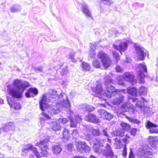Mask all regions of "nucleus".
Returning a JSON list of instances; mask_svg holds the SVG:
<instances>
[{"mask_svg": "<svg viewBox=\"0 0 158 158\" xmlns=\"http://www.w3.org/2000/svg\"><path fill=\"white\" fill-rule=\"evenodd\" d=\"M17 70L18 71H19V69H17Z\"/></svg>", "mask_w": 158, "mask_h": 158, "instance_id": "64", "label": "nucleus"}, {"mask_svg": "<svg viewBox=\"0 0 158 158\" xmlns=\"http://www.w3.org/2000/svg\"><path fill=\"white\" fill-rule=\"evenodd\" d=\"M125 138H129V137L128 135H126L125 136Z\"/></svg>", "mask_w": 158, "mask_h": 158, "instance_id": "61", "label": "nucleus"}, {"mask_svg": "<svg viewBox=\"0 0 158 158\" xmlns=\"http://www.w3.org/2000/svg\"><path fill=\"white\" fill-rule=\"evenodd\" d=\"M127 44L126 42L121 43L119 45L114 44L113 46L115 48L119 50L121 53L122 51H125L127 48Z\"/></svg>", "mask_w": 158, "mask_h": 158, "instance_id": "23", "label": "nucleus"}, {"mask_svg": "<svg viewBox=\"0 0 158 158\" xmlns=\"http://www.w3.org/2000/svg\"><path fill=\"white\" fill-rule=\"evenodd\" d=\"M137 71H138V74L139 78V82L142 83H144L143 78L145 73H147V67L145 63L140 64L138 65L137 68Z\"/></svg>", "mask_w": 158, "mask_h": 158, "instance_id": "6", "label": "nucleus"}, {"mask_svg": "<svg viewBox=\"0 0 158 158\" xmlns=\"http://www.w3.org/2000/svg\"><path fill=\"white\" fill-rule=\"evenodd\" d=\"M95 44H90V57L92 58L94 57V56L95 54Z\"/></svg>", "mask_w": 158, "mask_h": 158, "instance_id": "33", "label": "nucleus"}, {"mask_svg": "<svg viewBox=\"0 0 158 158\" xmlns=\"http://www.w3.org/2000/svg\"><path fill=\"white\" fill-rule=\"evenodd\" d=\"M82 67L84 70L86 71H88L90 69V66L89 64L83 62L81 64Z\"/></svg>", "mask_w": 158, "mask_h": 158, "instance_id": "37", "label": "nucleus"}, {"mask_svg": "<svg viewBox=\"0 0 158 158\" xmlns=\"http://www.w3.org/2000/svg\"><path fill=\"white\" fill-rule=\"evenodd\" d=\"M83 108L85 109V110L90 112H91L94 110L95 108L94 107L88 105H84Z\"/></svg>", "mask_w": 158, "mask_h": 158, "instance_id": "38", "label": "nucleus"}, {"mask_svg": "<svg viewBox=\"0 0 158 158\" xmlns=\"http://www.w3.org/2000/svg\"><path fill=\"white\" fill-rule=\"evenodd\" d=\"M69 119L63 118H60L58 119V121L60 123H61L63 124H65L67 123L69 121Z\"/></svg>", "mask_w": 158, "mask_h": 158, "instance_id": "42", "label": "nucleus"}, {"mask_svg": "<svg viewBox=\"0 0 158 158\" xmlns=\"http://www.w3.org/2000/svg\"><path fill=\"white\" fill-rule=\"evenodd\" d=\"M68 58L71 59L72 61H74V56L73 54L69 55L68 56Z\"/></svg>", "mask_w": 158, "mask_h": 158, "instance_id": "56", "label": "nucleus"}, {"mask_svg": "<svg viewBox=\"0 0 158 158\" xmlns=\"http://www.w3.org/2000/svg\"><path fill=\"white\" fill-rule=\"evenodd\" d=\"M69 130L66 128H64L62 132L63 140L65 142L69 140L70 137Z\"/></svg>", "mask_w": 158, "mask_h": 158, "instance_id": "26", "label": "nucleus"}, {"mask_svg": "<svg viewBox=\"0 0 158 158\" xmlns=\"http://www.w3.org/2000/svg\"><path fill=\"white\" fill-rule=\"evenodd\" d=\"M73 143H69V144L67 145V148H68V149L69 150H71L73 147Z\"/></svg>", "mask_w": 158, "mask_h": 158, "instance_id": "55", "label": "nucleus"}, {"mask_svg": "<svg viewBox=\"0 0 158 158\" xmlns=\"http://www.w3.org/2000/svg\"><path fill=\"white\" fill-rule=\"evenodd\" d=\"M143 110L144 113H148L149 111V108L147 106H144L143 107L142 109V110Z\"/></svg>", "mask_w": 158, "mask_h": 158, "instance_id": "50", "label": "nucleus"}, {"mask_svg": "<svg viewBox=\"0 0 158 158\" xmlns=\"http://www.w3.org/2000/svg\"><path fill=\"white\" fill-rule=\"evenodd\" d=\"M101 2L108 5H110L112 3L111 0H101Z\"/></svg>", "mask_w": 158, "mask_h": 158, "instance_id": "47", "label": "nucleus"}, {"mask_svg": "<svg viewBox=\"0 0 158 158\" xmlns=\"http://www.w3.org/2000/svg\"><path fill=\"white\" fill-rule=\"evenodd\" d=\"M148 146L143 145L140 148L136 155V158H146L151 157L153 153Z\"/></svg>", "mask_w": 158, "mask_h": 158, "instance_id": "4", "label": "nucleus"}, {"mask_svg": "<svg viewBox=\"0 0 158 158\" xmlns=\"http://www.w3.org/2000/svg\"><path fill=\"white\" fill-rule=\"evenodd\" d=\"M48 97V99L45 95H43L39 104L40 109L46 111L49 114H55L62 109H69L70 107V102L64 94L59 95L57 91L52 89L49 90Z\"/></svg>", "mask_w": 158, "mask_h": 158, "instance_id": "1", "label": "nucleus"}, {"mask_svg": "<svg viewBox=\"0 0 158 158\" xmlns=\"http://www.w3.org/2000/svg\"><path fill=\"white\" fill-rule=\"evenodd\" d=\"M98 57L101 59L105 68H107L110 66L111 63V60L106 54L103 52H99L98 54Z\"/></svg>", "mask_w": 158, "mask_h": 158, "instance_id": "9", "label": "nucleus"}, {"mask_svg": "<svg viewBox=\"0 0 158 158\" xmlns=\"http://www.w3.org/2000/svg\"><path fill=\"white\" fill-rule=\"evenodd\" d=\"M105 81V80H104ZM106 86V85H105ZM106 89V86L105 87ZM106 90H106L105 91H102V86L101 84H98L95 87H94L92 88V91L93 93H94L96 95H101L102 94L103 95V94L105 92Z\"/></svg>", "mask_w": 158, "mask_h": 158, "instance_id": "16", "label": "nucleus"}, {"mask_svg": "<svg viewBox=\"0 0 158 158\" xmlns=\"http://www.w3.org/2000/svg\"><path fill=\"white\" fill-rule=\"evenodd\" d=\"M129 120L130 122H132L134 123L137 124L138 125H140L141 123V121L136 119H134L130 118H129Z\"/></svg>", "mask_w": 158, "mask_h": 158, "instance_id": "41", "label": "nucleus"}, {"mask_svg": "<svg viewBox=\"0 0 158 158\" xmlns=\"http://www.w3.org/2000/svg\"><path fill=\"white\" fill-rule=\"evenodd\" d=\"M107 140L109 142L110 141V140L109 139H108Z\"/></svg>", "mask_w": 158, "mask_h": 158, "instance_id": "63", "label": "nucleus"}, {"mask_svg": "<svg viewBox=\"0 0 158 158\" xmlns=\"http://www.w3.org/2000/svg\"><path fill=\"white\" fill-rule=\"evenodd\" d=\"M131 100H132L133 102H136L138 100V99L136 98H133Z\"/></svg>", "mask_w": 158, "mask_h": 158, "instance_id": "58", "label": "nucleus"}, {"mask_svg": "<svg viewBox=\"0 0 158 158\" xmlns=\"http://www.w3.org/2000/svg\"><path fill=\"white\" fill-rule=\"evenodd\" d=\"M87 129L88 131L91 132L94 136H98L100 134L99 129H93L92 127L87 126Z\"/></svg>", "mask_w": 158, "mask_h": 158, "instance_id": "27", "label": "nucleus"}, {"mask_svg": "<svg viewBox=\"0 0 158 158\" xmlns=\"http://www.w3.org/2000/svg\"><path fill=\"white\" fill-rule=\"evenodd\" d=\"M82 11L86 16L92 18V14L89 9L88 6L85 4H84L82 5Z\"/></svg>", "mask_w": 158, "mask_h": 158, "instance_id": "24", "label": "nucleus"}, {"mask_svg": "<svg viewBox=\"0 0 158 158\" xmlns=\"http://www.w3.org/2000/svg\"><path fill=\"white\" fill-rule=\"evenodd\" d=\"M115 69L116 71L118 72H121L123 71V69L118 65H117Z\"/></svg>", "mask_w": 158, "mask_h": 158, "instance_id": "52", "label": "nucleus"}, {"mask_svg": "<svg viewBox=\"0 0 158 158\" xmlns=\"http://www.w3.org/2000/svg\"><path fill=\"white\" fill-rule=\"evenodd\" d=\"M49 141V138L44 139L40 142L36 143V145L38 146L42 149L41 152L39 154V158H41L40 156L45 157L46 156L48 152L47 150L48 149L47 146V143Z\"/></svg>", "mask_w": 158, "mask_h": 158, "instance_id": "7", "label": "nucleus"}, {"mask_svg": "<svg viewBox=\"0 0 158 158\" xmlns=\"http://www.w3.org/2000/svg\"><path fill=\"white\" fill-rule=\"evenodd\" d=\"M122 110L123 111H127L130 110L133 113L135 111V107L131 103L126 102L122 106Z\"/></svg>", "mask_w": 158, "mask_h": 158, "instance_id": "19", "label": "nucleus"}, {"mask_svg": "<svg viewBox=\"0 0 158 158\" xmlns=\"http://www.w3.org/2000/svg\"><path fill=\"white\" fill-rule=\"evenodd\" d=\"M75 145L77 150L80 152H88L90 150V148L84 142H76Z\"/></svg>", "mask_w": 158, "mask_h": 158, "instance_id": "10", "label": "nucleus"}, {"mask_svg": "<svg viewBox=\"0 0 158 158\" xmlns=\"http://www.w3.org/2000/svg\"><path fill=\"white\" fill-rule=\"evenodd\" d=\"M149 144L154 149H156V145L158 144V137L149 136Z\"/></svg>", "mask_w": 158, "mask_h": 158, "instance_id": "22", "label": "nucleus"}, {"mask_svg": "<svg viewBox=\"0 0 158 158\" xmlns=\"http://www.w3.org/2000/svg\"><path fill=\"white\" fill-rule=\"evenodd\" d=\"M85 120L88 122H91L94 123H96L99 122V119L97 118L96 116L92 114H89L86 116L85 118Z\"/></svg>", "mask_w": 158, "mask_h": 158, "instance_id": "20", "label": "nucleus"}, {"mask_svg": "<svg viewBox=\"0 0 158 158\" xmlns=\"http://www.w3.org/2000/svg\"><path fill=\"white\" fill-rule=\"evenodd\" d=\"M113 76L112 73H110L104 77L105 84L106 85V90L103 94L104 96L109 98L115 96V97L111 100V101L113 104L117 105L120 104L123 101L124 98L120 92L124 93L125 90L122 89L120 91L118 89H116L112 85V77Z\"/></svg>", "mask_w": 158, "mask_h": 158, "instance_id": "2", "label": "nucleus"}, {"mask_svg": "<svg viewBox=\"0 0 158 158\" xmlns=\"http://www.w3.org/2000/svg\"><path fill=\"white\" fill-rule=\"evenodd\" d=\"M38 94V90L35 88H30L28 92L26 93L25 95L27 98L33 97L37 95Z\"/></svg>", "mask_w": 158, "mask_h": 158, "instance_id": "21", "label": "nucleus"}, {"mask_svg": "<svg viewBox=\"0 0 158 158\" xmlns=\"http://www.w3.org/2000/svg\"><path fill=\"white\" fill-rule=\"evenodd\" d=\"M1 129L4 132L9 133L11 134L15 129L14 123L13 122L6 123Z\"/></svg>", "mask_w": 158, "mask_h": 158, "instance_id": "12", "label": "nucleus"}, {"mask_svg": "<svg viewBox=\"0 0 158 158\" xmlns=\"http://www.w3.org/2000/svg\"><path fill=\"white\" fill-rule=\"evenodd\" d=\"M69 113L70 114L69 116V117L71 123L70 126L71 127H75L77 126V123H80L82 118L81 116L76 115L75 116L73 115V112L70 109L69 110Z\"/></svg>", "mask_w": 158, "mask_h": 158, "instance_id": "8", "label": "nucleus"}, {"mask_svg": "<svg viewBox=\"0 0 158 158\" xmlns=\"http://www.w3.org/2000/svg\"><path fill=\"white\" fill-rule=\"evenodd\" d=\"M29 86L28 83L26 81L16 79L15 80L13 85H8L7 88L10 94L12 97L20 98L26 88Z\"/></svg>", "mask_w": 158, "mask_h": 158, "instance_id": "3", "label": "nucleus"}, {"mask_svg": "<svg viewBox=\"0 0 158 158\" xmlns=\"http://www.w3.org/2000/svg\"><path fill=\"white\" fill-rule=\"evenodd\" d=\"M39 117L40 119V123L42 126H43L45 122L44 118L47 119H49L50 118L49 115L44 112H42V114H40Z\"/></svg>", "mask_w": 158, "mask_h": 158, "instance_id": "25", "label": "nucleus"}, {"mask_svg": "<svg viewBox=\"0 0 158 158\" xmlns=\"http://www.w3.org/2000/svg\"><path fill=\"white\" fill-rule=\"evenodd\" d=\"M127 155V148L126 145H125L123 151V155L124 157L126 156Z\"/></svg>", "mask_w": 158, "mask_h": 158, "instance_id": "49", "label": "nucleus"}, {"mask_svg": "<svg viewBox=\"0 0 158 158\" xmlns=\"http://www.w3.org/2000/svg\"><path fill=\"white\" fill-rule=\"evenodd\" d=\"M129 158H134V156L131 149H130V153L129 154Z\"/></svg>", "mask_w": 158, "mask_h": 158, "instance_id": "54", "label": "nucleus"}, {"mask_svg": "<svg viewBox=\"0 0 158 158\" xmlns=\"http://www.w3.org/2000/svg\"><path fill=\"white\" fill-rule=\"evenodd\" d=\"M35 70L37 72H41L43 71V68L42 67H37L35 68Z\"/></svg>", "mask_w": 158, "mask_h": 158, "instance_id": "53", "label": "nucleus"}, {"mask_svg": "<svg viewBox=\"0 0 158 158\" xmlns=\"http://www.w3.org/2000/svg\"><path fill=\"white\" fill-rule=\"evenodd\" d=\"M124 79L127 81L132 82V85H134L137 83V81L134 78L133 75L127 72L125 73L123 75Z\"/></svg>", "mask_w": 158, "mask_h": 158, "instance_id": "17", "label": "nucleus"}, {"mask_svg": "<svg viewBox=\"0 0 158 158\" xmlns=\"http://www.w3.org/2000/svg\"><path fill=\"white\" fill-rule=\"evenodd\" d=\"M113 55L115 59L117 62L118 61V60H119V56L118 53L113 52Z\"/></svg>", "mask_w": 158, "mask_h": 158, "instance_id": "48", "label": "nucleus"}, {"mask_svg": "<svg viewBox=\"0 0 158 158\" xmlns=\"http://www.w3.org/2000/svg\"><path fill=\"white\" fill-rule=\"evenodd\" d=\"M31 150L33 152L37 158H39V153L37 151V149L31 144L25 145L24 147L22 149V151L23 152V155H26Z\"/></svg>", "mask_w": 158, "mask_h": 158, "instance_id": "11", "label": "nucleus"}, {"mask_svg": "<svg viewBox=\"0 0 158 158\" xmlns=\"http://www.w3.org/2000/svg\"><path fill=\"white\" fill-rule=\"evenodd\" d=\"M121 126L124 131H127L130 129V126L127 123H122L121 124Z\"/></svg>", "mask_w": 158, "mask_h": 158, "instance_id": "36", "label": "nucleus"}, {"mask_svg": "<svg viewBox=\"0 0 158 158\" xmlns=\"http://www.w3.org/2000/svg\"><path fill=\"white\" fill-rule=\"evenodd\" d=\"M8 103L10 106L16 110L20 109L21 106L19 103L14 102L13 98H7Z\"/></svg>", "mask_w": 158, "mask_h": 158, "instance_id": "15", "label": "nucleus"}, {"mask_svg": "<svg viewBox=\"0 0 158 158\" xmlns=\"http://www.w3.org/2000/svg\"><path fill=\"white\" fill-rule=\"evenodd\" d=\"M123 140H124V141L125 142H126L127 141V139H124Z\"/></svg>", "mask_w": 158, "mask_h": 158, "instance_id": "62", "label": "nucleus"}, {"mask_svg": "<svg viewBox=\"0 0 158 158\" xmlns=\"http://www.w3.org/2000/svg\"><path fill=\"white\" fill-rule=\"evenodd\" d=\"M21 10V8L19 6L15 5L11 6L10 8V10L11 12L14 13L20 11Z\"/></svg>", "mask_w": 158, "mask_h": 158, "instance_id": "34", "label": "nucleus"}, {"mask_svg": "<svg viewBox=\"0 0 158 158\" xmlns=\"http://www.w3.org/2000/svg\"><path fill=\"white\" fill-rule=\"evenodd\" d=\"M106 144L105 149H102V148L98 147L96 144L93 147V149L96 152L101 154L106 157L112 158L114 156V153L111 149V146L108 143Z\"/></svg>", "mask_w": 158, "mask_h": 158, "instance_id": "5", "label": "nucleus"}, {"mask_svg": "<svg viewBox=\"0 0 158 158\" xmlns=\"http://www.w3.org/2000/svg\"><path fill=\"white\" fill-rule=\"evenodd\" d=\"M98 112L101 117L104 119L110 120L113 117V114L107 112L105 110L103 109L98 110Z\"/></svg>", "mask_w": 158, "mask_h": 158, "instance_id": "14", "label": "nucleus"}, {"mask_svg": "<svg viewBox=\"0 0 158 158\" xmlns=\"http://www.w3.org/2000/svg\"><path fill=\"white\" fill-rule=\"evenodd\" d=\"M93 65L94 67L99 68L101 67V64L97 59H94L93 62Z\"/></svg>", "mask_w": 158, "mask_h": 158, "instance_id": "39", "label": "nucleus"}, {"mask_svg": "<svg viewBox=\"0 0 158 158\" xmlns=\"http://www.w3.org/2000/svg\"><path fill=\"white\" fill-rule=\"evenodd\" d=\"M61 148L59 145H55L52 147V152L54 154H58L61 151Z\"/></svg>", "mask_w": 158, "mask_h": 158, "instance_id": "31", "label": "nucleus"}, {"mask_svg": "<svg viewBox=\"0 0 158 158\" xmlns=\"http://www.w3.org/2000/svg\"><path fill=\"white\" fill-rule=\"evenodd\" d=\"M116 135L121 137L123 136L124 135V132L123 130H118L116 131Z\"/></svg>", "mask_w": 158, "mask_h": 158, "instance_id": "45", "label": "nucleus"}, {"mask_svg": "<svg viewBox=\"0 0 158 158\" xmlns=\"http://www.w3.org/2000/svg\"><path fill=\"white\" fill-rule=\"evenodd\" d=\"M134 47L136 52V60H143L144 59V56L143 50L138 46L135 45Z\"/></svg>", "mask_w": 158, "mask_h": 158, "instance_id": "13", "label": "nucleus"}, {"mask_svg": "<svg viewBox=\"0 0 158 158\" xmlns=\"http://www.w3.org/2000/svg\"><path fill=\"white\" fill-rule=\"evenodd\" d=\"M51 127L52 129L55 131H58L60 129V124L56 122H52L51 124Z\"/></svg>", "mask_w": 158, "mask_h": 158, "instance_id": "30", "label": "nucleus"}, {"mask_svg": "<svg viewBox=\"0 0 158 158\" xmlns=\"http://www.w3.org/2000/svg\"><path fill=\"white\" fill-rule=\"evenodd\" d=\"M95 140L96 141L94 142L93 146L96 144L98 147L101 148L104 146L105 141H106L105 139H101L98 138H96Z\"/></svg>", "mask_w": 158, "mask_h": 158, "instance_id": "29", "label": "nucleus"}, {"mask_svg": "<svg viewBox=\"0 0 158 158\" xmlns=\"http://www.w3.org/2000/svg\"><path fill=\"white\" fill-rule=\"evenodd\" d=\"M157 126V125L149 121L148 122L146 126L147 128H150L149 131L152 133H158V130L156 128Z\"/></svg>", "mask_w": 158, "mask_h": 158, "instance_id": "18", "label": "nucleus"}, {"mask_svg": "<svg viewBox=\"0 0 158 158\" xmlns=\"http://www.w3.org/2000/svg\"><path fill=\"white\" fill-rule=\"evenodd\" d=\"M72 135L73 138H76L79 135L78 131L76 129H74L73 130Z\"/></svg>", "mask_w": 158, "mask_h": 158, "instance_id": "43", "label": "nucleus"}, {"mask_svg": "<svg viewBox=\"0 0 158 158\" xmlns=\"http://www.w3.org/2000/svg\"><path fill=\"white\" fill-rule=\"evenodd\" d=\"M147 92L146 88L145 87L142 86L139 88L138 91V93L139 95H145L146 94Z\"/></svg>", "mask_w": 158, "mask_h": 158, "instance_id": "35", "label": "nucleus"}, {"mask_svg": "<svg viewBox=\"0 0 158 158\" xmlns=\"http://www.w3.org/2000/svg\"><path fill=\"white\" fill-rule=\"evenodd\" d=\"M3 100L0 98V105H2L3 103Z\"/></svg>", "mask_w": 158, "mask_h": 158, "instance_id": "59", "label": "nucleus"}, {"mask_svg": "<svg viewBox=\"0 0 158 158\" xmlns=\"http://www.w3.org/2000/svg\"><path fill=\"white\" fill-rule=\"evenodd\" d=\"M137 131V130L136 128L133 129L131 130L130 133L133 136H135L136 134Z\"/></svg>", "mask_w": 158, "mask_h": 158, "instance_id": "51", "label": "nucleus"}, {"mask_svg": "<svg viewBox=\"0 0 158 158\" xmlns=\"http://www.w3.org/2000/svg\"><path fill=\"white\" fill-rule=\"evenodd\" d=\"M123 77H119L117 78V82L118 83L121 85H123L124 84L123 82Z\"/></svg>", "mask_w": 158, "mask_h": 158, "instance_id": "40", "label": "nucleus"}, {"mask_svg": "<svg viewBox=\"0 0 158 158\" xmlns=\"http://www.w3.org/2000/svg\"><path fill=\"white\" fill-rule=\"evenodd\" d=\"M103 135H105L106 136H108V135L107 134V132L105 130H103Z\"/></svg>", "mask_w": 158, "mask_h": 158, "instance_id": "57", "label": "nucleus"}, {"mask_svg": "<svg viewBox=\"0 0 158 158\" xmlns=\"http://www.w3.org/2000/svg\"><path fill=\"white\" fill-rule=\"evenodd\" d=\"M29 158H34L33 156L31 155L29 157Z\"/></svg>", "mask_w": 158, "mask_h": 158, "instance_id": "60", "label": "nucleus"}, {"mask_svg": "<svg viewBox=\"0 0 158 158\" xmlns=\"http://www.w3.org/2000/svg\"><path fill=\"white\" fill-rule=\"evenodd\" d=\"M85 135V139L87 140L90 141L92 139V136L90 134H88V132L84 134Z\"/></svg>", "mask_w": 158, "mask_h": 158, "instance_id": "44", "label": "nucleus"}, {"mask_svg": "<svg viewBox=\"0 0 158 158\" xmlns=\"http://www.w3.org/2000/svg\"><path fill=\"white\" fill-rule=\"evenodd\" d=\"M146 100L143 98H141V100L139 101H138L136 104L137 107H139L142 110V109L144 106V102H146Z\"/></svg>", "mask_w": 158, "mask_h": 158, "instance_id": "32", "label": "nucleus"}, {"mask_svg": "<svg viewBox=\"0 0 158 158\" xmlns=\"http://www.w3.org/2000/svg\"><path fill=\"white\" fill-rule=\"evenodd\" d=\"M68 73V69L66 67L65 68L63 69L60 72V74L62 76L66 75Z\"/></svg>", "mask_w": 158, "mask_h": 158, "instance_id": "46", "label": "nucleus"}, {"mask_svg": "<svg viewBox=\"0 0 158 158\" xmlns=\"http://www.w3.org/2000/svg\"><path fill=\"white\" fill-rule=\"evenodd\" d=\"M127 91L128 94L132 96H137L136 89L135 87H129L127 89Z\"/></svg>", "mask_w": 158, "mask_h": 158, "instance_id": "28", "label": "nucleus"}]
</instances>
